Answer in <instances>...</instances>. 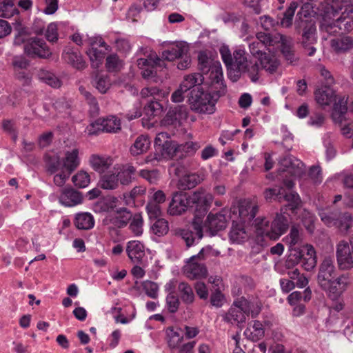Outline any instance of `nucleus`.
<instances>
[{"instance_id":"nucleus-1","label":"nucleus","mask_w":353,"mask_h":353,"mask_svg":"<svg viewBox=\"0 0 353 353\" xmlns=\"http://www.w3.org/2000/svg\"><path fill=\"white\" fill-rule=\"evenodd\" d=\"M213 201L212 194L207 192L204 189L200 188L190 195L192 208L195 206V217L192 223L193 230L180 229L176 231L175 234L181 237L190 248L203 238V228L201 216L210 208Z\"/></svg>"},{"instance_id":"nucleus-2","label":"nucleus","mask_w":353,"mask_h":353,"mask_svg":"<svg viewBox=\"0 0 353 353\" xmlns=\"http://www.w3.org/2000/svg\"><path fill=\"white\" fill-rule=\"evenodd\" d=\"M309 4H305L297 13V19L300 21H296V28H302L303 33L301 37V44L304 48L305 52L310 57L313 56L316 51L314 46L317 42L316 36V29L314 21L308 19L310 15L309 12Z\"/></svg>"},{"instance_id":"nucleus-3","label":"nucleus","mask_w":353,"mask_h":353,"mask_svg":"<svg viewBox=\"0 0 353 353\" xmlns=\"http://www.w3.org/2000/svg\"><path fill=\"white\" fill-rule=\"evenodd\" d=\"M253 224L259 234L272 240L278 239L289 227L287 216L281 213L276 214L271 224L265 218L256 219Z\"/></svg>"},{"instance_id":"nucleus-4","label":"nucleus","mask_w":353,"mask_h":353,"mask_svg":"<svg viewBox=\"0 0 353 353\" xmlns=\"http://www.w3.org/2000/svg\"><path fill=\"white\" fill-rule=\"evenodd\" d=\"M155 152L148 155L145 159L146 163L161 159L174 158L179 151V145L172 141L166 132L159 133L154 139Z\"/></svg>"},{"instance_id":"nucleus-5","label":"nucleus","mask_w":353,"mask_h":353,"mask_svg":"<svg viewBox=\"0 0 353 353\" xmlns=\"http://www.w3.org/2000/svg\"><path fill=\"white\" fill-rule=\"evenodd\" d=\"M261 308L243 297L236 300L228 312L224 316L225 321L232 324H240L245 321L246 316L251 314L252 317H256L259 313Z\"/></svg>"},{"instance_id":"nucleus-6","label":"nucleus","mask_w":353,"mask_h":353,"mask_svg":"<svg viewBox=\"0 0 353 353\" xmlns=\"http://www.w3.org/2000/svg\"><path fill=\"white\" fill-rule=\"evenodd\" d=\"M190 109L199 114H212L215 111L216 99L210 93L203 92L200 88L190 91L188 99Z\"/></svg>"},{"instance_id":"nucleus-7","label":"nucleus","mask_w":353,"mask_h":353,"mask_svg":"<svg viewBox=\"0 0 353 353\" xmlns=\"http://www.w3.org/2000/svg\"><path fill=\"white\" fill-rule=\"evenodd\" d=\"M220 54L222 60L226 65L228 70L236 72L237 77L239 73L246 68V64L249 61L245 57V52L242 49H237L231 54L230 49L227 46H222L220 48Z\"/></svg>"},{"instance_id":"nucleus-8","label":"nucleus","mask_w":353,"mask_h":353,"mask_svg":"<svg viewBox=\"0 0 353 353\" xmlns=\"http://www.w3.org/2000/svg\"><path fill=\"white\" fill-rule=\"evenodd\" d=\"M23 52L32 59H49L52 56V52L46 41L37 37H32L26 40L23 45Z\"/></svg>"},{"instance_id":"nucleus-9","label":"nucleus","mask_w":353,"mask_h":353,"mask_svg":"<svg viewBox=\"0 0 353 353\" xmlns=\"http://www.w3.org/2000/svg\"><path fill=\"white\" fill-rule=\"evenodd\" d=\"M347 99L340 98L339 102L334 106L332 118L335 123L340 125L341 133L344 136L351 137L353 132V122L347 120Z\"/></svg>"},{"instance_id":"nucleus-10","label":"nucleus","mask_w":353,"mask_h":353,"mask_svg":"<svg viewBox=\"0 0 353 353\" xmlns=\"http://www.w3.org/2000/svg\"><path fill=\"white\" fill-rule=\"evenodd\" d=\"M137 63L138 67L142 70V77L145 79H154L157 74L154 66L161 67L164 64L163 60L154 52H151L145 58L138 59Z\"/></svg>"},{"instance_id":"nucleus-11","label":"nucleus","mask_w":353,"mask_h":353,"mask_svg":"<svg viewBox=\"0 0 353 353\" xmlns=\"http://www.w3.org/2000/svg\"><path fill=\"white\" fill-rule=\"evenodd\" d=\"M336 255L341 268L348 270L353 268V238L350 243L339 241L336 245Z\"/></svg>"},{"instance_id":"nucleus-12","label":"nucleus","mask_w":353,"mask_h":353,"mask_svg":"<svg viewBox=\"0 0 353 353\" xmlns=\"http://www.w3.org/2000/svg\"><path fill=\"white\" fill-rule=\"evenodd\" d=\"M192 208L190 195L183 192H176L172 195L168 212L172 216L181 215Z\"/></svg>"},{"instance_id":"nucleus-13","label":"nucleus","mask_w":353,"mask_h":353,"mask_svg":"<svg viewBox=\"0 0 353 353\" xmlns=\"http://www.w3.org/2000/svg\"><path fill=\"white\" fill-rule=\"evenodd\" d=\"M199 68L203 73L210 72V77L219 83L223 77L222 69L219 64H212V60L205 52H200L198 57Z\"/></svg>"},{"instance_id":"nucleus-14","label":"nucleus","mask_w":353,"mask_h":353,"mask_svg":"<svg viewBox=\"0 0 353 353\" xmlns=\"http://www.w3.org/2000/svg\"><path fill=\"white\" fill-rule=\"evenodd\" d=\"M131 218V213L126 208H123L120 210L107 216L103 222L109 230L122 228L128 224Z\"/></svg>"},{"instance_id":"nucleus-15","label":"nucleus","mask_w":353,"mask_h":353,"mask_svg":"<svg viewBox=\"0 0 353 353\" xmlns=\"http://www.w3.org/2000/svg\"><path fill=\"white\" fill-rule=\"evenodd\" d=\"M183 272L186 277L191 280L201 279L207 277L208 269L206 265L191 256L183 267Z\"/></svg>"},{"instance_id":"nucleus-16","label":"nucleus","mask_w":353,"mask_h":353,"mask_svg":"<svg viewBox=\"0 0 353 353\" xmlns=\"http://www.w3.org/2000/svg\"><path fill=\"white\" fill-rule=\"evenodd\" d=\"M336 270L334 265V259L325 257L320 265L317 281L319 286H326L327 283L335 279Z\"/></svg>"},{"instance_id":"nucleus-17","label":"nucleus","mask_w":353,"mask_h":353,"mask_svg":"<svg viewBox=\"0 0 353 353\" xmlns=\"http://www.w3.org/2000/svg\"><path fill=\"white\" fill-rule=\"evenodd\" d=\"M227 222L223 211L216 213L210 212L205 221V226L209 230L210 234L214 236L227 227Z\"/></svg>"},{"instance_id":"nucleus-18","label":"nucleus","mask_w":353,"mask_h":353,"mask_svg":"<svg viewBox=\"0 0 353 353\" xmlns=\"http://www.w3.org/2000/svg\"><path fill=\"white\" fill-rule=\"evenodd\" d=\"M188 51L189 47L185 42H174L170 43L167 49L162 52L161 58L163 60L172 61L176 59L183 58L184 55L188 53Z\"/></svg>"},{"instance_id":"nucleus-19","label":"nucleus","mask_w":353,"mask_h":353,"mask_svg":"<svg viewBox=\"0 0 353 353\" xmlns=\"http://www.w3.org/2000/svg\"><path fill=\"white\" fill-rule=\"evenodd\" d=\"M188 115V110L185 105H177L169 110L163 123L165 125H180L187 119Z\"/></svg>"},{"instance_id":"nucleus-20","label":"nucleus","mask_w":353,"mask_h":353,"mask_svg":"<svg viewBox=\"0 0 353 353\" xmlns=\"http://www.w3.org/2000/svg\"><path fill=\"white\" fill-rule=\"evenodd\" d=\"M347 283V279L344 275H341L339 277L331 280L325 285V287L322 285L321 288L328 294L330 298L335 299L345 290Z\"/></svg>"},{"instance_id":"nucleus-21","label":"nucleus","mask_w":353,"mask_h":353,"mask_svg":"<svg viewBox=\"0 0 353 353\" xmlns=\"http://www.w3.org/2000/svg\"><path fill=\"white\" fill-rule=\"evenodd\" d=\"M59 201L65 207H73L82 203L83 196L80 192L72 188H65L61 190Z\"/></svg>"},{"instance_id":"nucleus-22","label":"nucleus","mask_w":353,"mask_h":353,"mask_svg":"<svg viewBox=\"0 0 353 353\" xmlns=\"http://www.w3.org/2000/svg\"><path fill=\"white\" fill-rule=\"evenodd\" d=\"M332 50L337 54H345L353 49V37L340 35L330 41Z\"/></svg>"},{"instance_id":"nucleus-23","label":"nucleus","mask_w":353,"mask_h":353,"mask_svg":"<svg viewBox=\"0 0 353 353\" xmlns=\"http://www.w3.org/2000/svg\"><path fill=\"white\" fill-rule=\"evenodd\" d=\"M126 253L130 261L136 264H141L145 257V247L139 241H130L126 245Z\"/></svg>"},{"instance_id":"nucleus-24","label":"nucleus","mask_w":353,"mask_h":353,"mask_svg":"<svg viewBox=\"0 0 353 353\" xmlns=\"http://www.w3.org/2000/svg\"><path fill=\"white\" fill-rule=\"evenodd\" d=\"M346 99L345 96H337L335 92L329 86H325L324 88L318 89L315 92V99L316 102L322 105H329L332 102H334V105L336 103L339 102V99Z\"/></svg>"},{"instance_id":"nucleus-25","label":"nucleus","mask_w":353,"mask_h":353,"mask_svg":"<svg viewBox=\"0 0 353 353\" xmlns=\"http://www.w3.org/2000/svg\"><path fill=\"white\" fill-rule=\"evenodd\" d=\"M258 210L259 206L256 203L250 200H244L240 203L239 206V219L243 223H250L254 220Z\"/></svg>"},{"instance_id":"nucleus-26","label":"nucleus","mask_w":353,"mask_h":353,"mask_svg":"<svg viewBox=\"0 0 353 353\" xmlns=\"http://www.w3.org/2000/svg\"><path fill=\"white\" fill-rule=\"evenodd\" d=\"M280 164L285 168L283 172H287L294 176L301 175L304 171L303 163L292 155H286L280 161Z\"/></svg>"},{"instance_id":"nucleus-27","label":"nucleus","mask_w":353,"mask_h":353,"mask_svg":"<svg viewBox=\"0 0 353 353\" xmlns=\"http://www.w3.org/2000/svg\"><path fill=\"white\" fill-rule=\"evenodd\" d=\"M334 26L343 31L350 32L353 30V4L347 5L341 16L336 19Z\"/></svg>"},{"instance_id":"nucleus-28","label":"nucleus","mask_w":353,"mask_h":353,"mask_svg":"<svg viewBox=\"0 0 353 353\" xmlns=\"http://www.w3.org/2000/svg\"><path fill=\"white\" fill-rule=\"evenodd\" d=\"M62 57L65 62L70 64L77 70H83L86 67V63L80 52L74 51L72 48H67L63 52Z\"/></svg>"},{"instance_id":"nucleus-29","label":"nucleus","mask_w":353,"mask_h":353,"mask_svg":"<svg viewBox=\"0 0 353 353\" xmlns=\"http://www.w3.org/2000/svg\"><path fill=\"white\" fill-rule=\"evenodd\" d=\"M179 296L183 303L190 305L195 301V295L190 285L186 282H180L177 286Z\"/></svg>"},{"instance_id":"nucleus-30","label":"nucleus","mask_w":353,"mask_h":353,"mask_svg":"<svg viewBox=\"0 0 353 353\" xmlns=\"http://www.w3.org/2000/svg\"><path fill=\"white\" fill-rule=\"evenodd\" d=\"M150 146V141L147 135H140L130 147V151L132 155L138 156L148 151Z\"/></svg>"},{"instance_id":"nucleus-31","label":"nucleus","mask_w":353,"mask_h":353,"mask_svg":"<svg viewBox=\"0 0 353 353\" xmlns=\"http://www.w3.org/2000/svg\"><path fill=\"white\" fill-rule=\"evenodd\" d=\"M74 223L79 230H88L94 227V219L89 212H80L76 214Z\"/></svg>"},{"instance_id":"nucleus-32","label":"nucleus","mask_w":353,"mask_h":353,"mask_svg":"<svg viewBox=\"0 0 353 353\" xmlns=\"http://www.w3.org/2000/svg\"><path fill=\"white\" fill-rule=\"evenodd\" d=\"M79 163L80 160L77 149H73L65 152V158L63 160V166L69 174H71L79 165Z\"/></svg>"},{"instance_id":"nucleus-33","label":"nucleus","mask_w":353,"mask_h":353,"mask_svg":"<svg viewBox=\"0 0 353 353\" xmlns=\"http://www.w3.org/2000/svg\"><path fill=\"white\" fill-rule=\"evenodd\" d=\"M90 163L96 172L103 173L112 165V160L109 157L93 154L90 157Z\"/></svg>"},{"instance_id":"nucleus-34","label":"nucleus","mask_w":353,"mask_h":353,"mask_svg":"<svg viewBox=\"0 0 353 353\" xmlns=\"http://www.w3.org/2000/svg\"><path fill=\"white\" fill-rule=\"evenodd\" d=\"M261 68L266 72L272 74L275 72L279 65V62L273 54L264 52L259 57Z\"/></svg>"},{"instance_id":"nucleus-35","label":"nucleus","mask_w":353,"mask_h":353,"mask_svg":"<svg viewBox=\"0 0 353 353\" xmlns=\"http://www.w3.org/2000/svg\"><path fill=\"white\" fill-rule=\"evenodd\" d=\"M103 128V132L117 133L121 130V121L115 116H108L100 118Z\"/></svg>"},{"instance_id":"nucleus-36","label":"nucleus","mask_w":353,"mask_h":353,"mask_svg":"<svg viewBox=\"0 0 353 353\" xmlns=\"http://www.w3.org/2000/svg\"><path fill=\"white\" fill-rule=\"evenodd\" d=\"M203 81V77L202 74L200 73H193L185 76L181 83L180 86L181 89L187 92L190 90L197 89L198 88H195V87L201 85Z\"/></svg>"},{"instance_id":"nucleus-37","label":"nucleus","mask_w":353,"mask_h":353,"mask_svg":"<svg viewBox=\"0 0 353 353\" xmlns=\"http://www.w3.org/2000/svg\"><path fill=\"white\" fill-rule=\"evenodd\" d=\"M247 234L242 223H236L233 221L230 232V239L232 242L240 243L247 239Z\"/></svg>"},{"instance_id":"nucleus-38","label":"nucleus","mask_w":353,"mask_h":353,"mask_svg":"<svg viewBox=\"0 0 353 353\" xmlns=\"http://www.w3.org/2000/svg\"><path fill=\"white\" fill-rule=\"evenodd\" d=\"M281 42V52L285 60L292 65H297L299 57L295 54L293 48L288 44L285 38L283 36H279Z\"/></svg>"},{"instance_id":"nucleus-39","label":"nucleus","mask_w":353,"mask_h":353,"mask_svg":"<svg viewBox=\"0 0 353 353\" xmlns=\"http://www.w3.org/2000/svg\"><path fill=\"white\" fill-rule=\"evenodd\" d=\"M119 185L118 178L114 170L101 176L99 181V185L103 190H115Z\"/></svg>"},{"instance_id":"nucleus-40","label":"nucleus","mask_w":353,"mask_h":353,"mask_svg":"<svg viewBox=\"0 0 353 353\" xmlns=\"http://www.w3.org/2000/svg\"><path fill=\"white\" fill-rule=\"evenodd\" d=\"M203 178L196 173L186 174L183 175L179 181L180 188L190 190L198 185Z\"/></svg>"},{"instance_id":"nucleus-41","label":"nucleus","mask_w":353,"mask_h":353,"mask_svg":"<svg viewBox=\"0 0 353 353\" xmlns=\"http://www.w3.org/2000/svg\"><path fill=\"white\" fill-rule=\"evenodd\" d=\"M116 176L118 178V182L122 185H128L132 181V176L135 173L136 169L134 166L128 165L119 170L114 169Z\"/></svg>"},{"instance_id":"nucleus-42","label":"nucleus","mask_w":353,"mask_h":353,"mask_svg":"<svg viewBox=\"0 0 353 353\" xmlns=\"http://www.w3.org/2000/svg\"><path fill=\"white\" fill-rule=\"evenodd\" d=\"M353 219L352 215L348 212H339L334 226L341 232H346L352 226Z\"/></svg>"},{"instance_id":"nucleus-43","label":"nucleus","mask_w":353,"mask_h":353,"mask_svg":"<svg viewBox=\"0 0 353 353\" xmlns=\"http://www.w3.org/2000/svg\"><path fill=\"white\" fill-rule=\"evenodd\" d=\"M338 210H332L329 208L319 209V216L323 223L328 227H334L337 217L339 216Z\"/></svg>"},{"instance_id":"nucleus-44","label":"nucleus","mask_w":353,"mask_h":353,"mask_svg":"<svg viewBox=\"0 0 353 353\" xmlns=\"http://www.w3.org/2000/svg\"><path fill=\"white\" fill-rule=\"evenodd\" d=\"M252 330L247 329L244 334L252 341H258L264 336L265 330L263 324L259 321H254Z\"/></svg>"},{"instance_id":"nucleus-45","label":"nucleus","mask_w":353,"mask_h":353,"mask_svg":"<svg viewBox=\"0 0 353 353\" xmlns=\"http://www.w3.org/2000/svg\"><path fill=\"white\" fill-rule=\"evenodd\" d=\"M18 13L19 11L14 5V0L0 2V17L10 18Z\"/></svg>"},{"instance_id":"nucleus-46","label":"nucleus","mask_w":353,"mask_h":353,"mask_svg":"<svg viewBox=\"0 0 353 353\" xmlns=\"http://www.w3.org/2000/svg\"><path fill=\"white\" fill-rule=\"evenodd\" d=\"M93 85L99 92L105 94L110 89L111 81L108 75L97 74L94 79Z\"/></svg>"},{"instance_id":"nucleus-47","label":"nucleus","mask_w":353,"mask_h":353,"mask_svg":"<svg viewBox=\"0 0 353 353\" xmlns=\"http://www.w3.org/2000/svg\"><path fill=\"white\" fill-rule=\"evenodd\" d=\"M220 254V252L212 249L210 245H207L203 248L199 252L196 254L192 256V260H197L199 262L211 260L214 257H216Z\"/></svg>"},{"instance_id":"nucleus-48","label":"nucleus","mask_w":353,"mask_h":353,"mask_svg":"<svg viewBox=\"0 0 353 353\" xmlns=\"http://www.w3.org/2000/svg\"><path fill=\"white\" fill-rule=\"evenodd\" d=\"M38 77L40 80L52 88L61 86V81L53 73L46 70H40L38 72Z\"/></svg>"},{"instance_id":"nucleus-49","label":"nucleus","mask_w":353,"mask_h":353,"mask_svg":"<svg viewBox=\"0 0 353 353\" xmlns=\"http://www.w3.org/2000/svg\"><path fill=\"white\" fill-rule=\"evenodd\" d=\"M279 36L281 34H277L274 36L271 35L270 33L266 32H258L256 34L257 41H260L262 43V46L265 48L267 46H273L276 43L281 41Z\"/></svg>"},{"instance_id":"nucleus-50","label":"nucleus","mask_w":353,"mask_h":353,"mask_svg":"<svg viewBox=\"0 0 353 353\" xmlns=\"http://www.w3.org/2000/svg\"><path fill=\"white\" fill-rule=\"evenodd\" d=\"M297 7L298 3L296 2L292 1L290 3L281 20V24L283 27L289 28L292 26L294 12Z\"/></svg>"},{"instance_id":"nucleus-51","label":"nucleus","mask_w":353,"mask_h":353,"mask_svg":"<svg viewBox=\"0 0 353 353\" xmlns=\"http://www.w3.org/2000/svg\"><path fill=\"white\" fill-rule=\"evenodd\" d=\"M72 181L75 186L84 188L90 184V176L87 172L80 170L72 177Z\"/></svg>"},{"instance_id":"nucleus-52","label":"nucleus","mask_w":353,"mask_h":353,"mask_svg":"<svg viewBox=\"0 0 353 353\" xmlns=\"http://www.w3.org/2000/svg\"><path fill=\"white\" fill-rule=\"evenodd\" d=\"M283 194L282 195L283 201H286L289 203L288 207L292 210L294 211L297 209L300 205L301 199L299 194L296 192L290 191L289 192H286L285 190L283 188Z\"/></svg>"},{"instance_id":"nucleus-53","label":"nucleus","mask_w":353,"mask_h":353,"mask_svg":"<svg viewBox=\"0 0 353 353\" xmlns=\"http://www.w3.org/2000/svg\"><path fill=\"white\" fill-rule=\"evenodd\" d=\"M87 54L90 57L93 68H98L102 63L105 57V52L98 50L97 47H91L88 50Z\"/></svg>"},{"instance_id":"nucleus-54","label":"nucleus","mask_w":353,"mask_h":353,"mask_svg":"<svg viewBox=\"0 0 353 353\" xmlns=\"http://www.w3.org/2000/svg\"><path fill=\"white\" fill-rule=\"evenodd\" d=\"M151 230L155 235L163 236L169 231L168 222L164 219H159L152 225Z\"/></svg>"},{"instance_id":"nucleus-55","label":"nucleus","mask_w":353,"mask_h":353,"mask_svg":"<svg viewBox=\"0 0 353 353\" xmlns=\"http://www.w3.org/2000/svg\"><path fill=\"white\" fill-rule=\"evenodd\" d=\"M260 69L257 61L250 60L246 64V68L241 72L247 73L252 82H256L259 79Z\"/></svg>"},{"instance_id":"nucleus-56","label":"nucleus","mask_w":353,"mask_h":353,"mask_svg":"<svg viewBox=\"0 0 353 353\" xmlns=\"http://www.w3.org/2000/svg\"><path fill=\"white\" fill-rule=\"evenodd\" d=\"M353 0H326L328 4H330V9L333 17H336L339 12L346 8L347 5L353 4Z\"/></svg>"},{"instance_id":"nucleus-57","label":"nucleus","mask_w":353,"mask_h":353,"mask_svg":"<svg viewBox=\"0 0 353 353\" xmlns=\"http://www.w3.org/2000/svg\"><path fill=\"white\" fill-rule=\"evenodd\" d=\"M129 228L135 236H140L143 233V217L140 214L132 216Z\"/></svg>"},{"instance_id":"nucleus-58","label":"nucleus","mask_w":353,"mask_h":353,"mask_svg":"<svg viewBox=\"0 0 353 353\" xmlns=\"http://www.w3.org/2000/svg\"><path fill=\"white\" fill-rule=\"evenodd\" d=\"M141 286L148 296L152 299L157 298L159 286L156 283L146 280L141 283Z\"/></svg>"},{"instance_id":"nucleus-59","label":"nucleus","mask_w":353,"mask_h":353,"mask_svg":"<svg viewBox=\"0 0 353 353\" xmlns=\"http://www.w3.org/2000/svg\"><path fill=\"white\" fill-rule=\"evenodd\" d=\"M105 66L109 72H116L122 67V61L116 54H112L106 58Z\"/></svg>"},{"instance_id":"nucleus-60","label":"nucleus","mask_w":353,"mask_h":353,"mask_svg":"<svg viewBox=\"0 0 353 353\" xmlns=\"http://www.w3.org/2000/svg\"><path fill=\"white\" fill-rule=\"evenodd\" d=\"M165 301L168 310L170 313L176 312L180 305L179 298L174 293H168Z\"/></svg>"},{"instance_id":"nucleus-61","label":"nucleus","mask_w":353,"mask_h":353,"mask_svg":"<svg viewBox=\"0 0 353 353\" xmlns=\"http://www.w3.org/2000/svg\"><path fill=\"white\" fill-rule=\"evenodd\" d=\"M2 128L3 131L11 137L13 141L16 142L18 139V132L14 122L8 119L3 120Z\"/></svg>"},{"instance_id":"nucleus-62","label":"nucleus","mask_w":353,"mask_h":353,"mask_svg":"<svg viewBox=\"0 0 353 353\" xmlns=\"http://www.w3.org/2000/svg\"><path fill=\"white\" fill-rule=\"evenodd\" d=\"M283 188H268L264 191V196L267 201L277 200L281 202Z\"/></svg>"},{"instance_id":"nucleus-63","label":"nucleus","mask_w":353,"mask_h":353,"mask_svg":"<svg viewBox=\"0 0 353 353\" xmlns=\"http://www.w3.org/2000/svg\"><path fill=\"white\" fill-rule=\"evenodd\" d=\"M14 71L24 70L30 65L29 61L23 55L14 56L12 61Z\"/></svg>"},{"instance_id":"nucleus-64","label":"nucleus","mask_w":353,"mask_h":353,"mask_svg":"<svg viewBox=\"0 0 353 353\" xmlns=\"http://www.w3.org/2000/svg\"><path fill=\"white\" fill-rule=\"evenodd\" d=\"M139 175L152 184L157 183L160 178V174L157 170H141Z\"/></svg>"}]
</instances>
